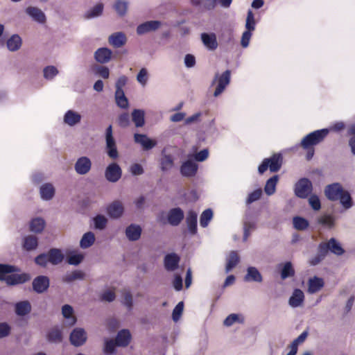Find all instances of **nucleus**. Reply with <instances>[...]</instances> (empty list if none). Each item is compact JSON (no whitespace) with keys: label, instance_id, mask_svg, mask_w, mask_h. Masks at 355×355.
Masks as SVG:
<instances>
[{"label":"nucleus","instance_id":"f257e3e1","mask_svg":"<svg viewBox=\"0 0 355 355\" xmlns=\"http://www.w3.org/2000/svg\"><path fill=\"white\" fill-rule=\"evenodd\" d=\"M326 197L331 201H339L342 206L348 209L353 205L350 193L345 190L340 183H333L325 187Z\"/></svg>","mask_w":355,"mask_h":355},{"label":"nucleus","instance_id":"f03ea898","mask_svg":"<svg viewBox=\"0 0 355 355\" xmlns=\"http://www.w3.org/2000/svg\"><path fill=\"white\" fill-rule=\"evenodd\" d=\"M329 130L327 128L315 130L306 135L301 141V147L306 150V158L310 160L314 155L315 150L313 146L321 143L329 134Z\"/></svg>","mask_w":355,"mask_h":355},{"label":"nucleus","instance_id":"7ed1b4c3","mask_svg":"<svg viewBox=\"0 0 355 355\" xmlns=\"http://www.w3.org/2000/svg\"><path fill=\"white\" fill-rule=\"evenodd\" d=\"M283 157L281 154L276 153L270 158H266L259 166L258 171L263 174L268 168L271 172H277L282 167Z\"/></svg>","mask_w":355,"mask_h":355},{"label":"nucleus","instance_id":"20e7f679","mask_svg":"<svg viewBox=\"0 0 355 355\" xmlns=\"http://www.w3.org/2000/svg\"><path fill=\"white\" fill-rule=\"evenodd\" d=\"M106 150L108 156L112 159L119 157L115 140L113 137L112 126L110 125L105 130Z\"/></svg>","mask_w":355,"mask_h":355},{"label":"nucleus","instance_id":"39448f33","mask_svg":"<svg viewBox=\"0 0 355 355\" xmlns=\"http://www.w3.org/2000/svg\"><path fill=\"white\" fill-rule=\"evenodd\" d=\"M312 183L306 178H301L295 186V194L300 198H306L312 191Z\"/></svg>","mask_w":355,"mask_h":355},{"label":"nucleus","instance_id":"423d86ee","mask_svg":"<svg viewBox=\"0 0 355 355\" xmlns=\"http://www.w3.org/2000/svg\"><path fill=\"white\" fill-rule=\"evenodd\" d=\"M122 171L116 163H112L105 169V176L111 182H117L121 177Z\"/></svg>","mask_w":355,"mask_h":355},{"label":"nucleus","instance_id":"0eeeda50","mask_svg":"<svg viewBox=\"0 0 355 355\" xmlns=\"http://www.w3.org/2000/svg\"><path fill=\"white\" fill-rule=\"evenodd\" d=\"M92 162L87 157H79L74 165V169L78 175H85L91 170Z\"/></svg>","mask_w":355,"mask_h":355},{"label":"nucleus","instance_id":"6e6552de","mask_svg":"<svg viewBox=\"0 0 355 355\" xmlns=\"http://www.w3.org/2000/svg\"><path fill=\"white\" fill-rule=\"evenodd\" d=\"M198 168V166L195 162L188 159L181 165L180 173L184 177L191 178L196 175Z\"/></svg>","mask_w":355,"mask_h":355},{"label":"nucleus","instance_id":"1a4fd4ad","mask_svg":"<svg viewBox=\"0 0 355 355\" xmlns=\"http://www.w3.org/2000/svg\"><path fill=\"white\" fill-rule=\"evenodd\" d=\"M87 340L86 332L82 328H76L70 334L71 343L76 347L83 345Z\"/></svg>","mask_w":355,"mask_h":355},{"label":"nucleus","instance_id":"9d476101","mask_svg":"<svg viewBox=\"0 0 355 355\" xmlns=\"http://www.w3.org/2000/svg\"><path fill=\"white\" fill-rule=\"evenodd\" d=\"M33 290L37 293H42L49 287V279L46 276L40 275L32 283Z\"/></svg>","mask_w":355,"mask_h":355},{"label":"nucleus","instance_id":"9b49d317","mask_svg":"<svg viewBox=\"0 0 355 355\" xmlns=\"http://www.w3.org/2000/svg\"><path fill=\"white\" fill-rule=\"evenodd\" d=\"M135 141L141 145L145 150H148L153 148L157 145L155 140L151 139L144 134L135 133L134 135Z\"/></svg>","mask_w":355,"mask_h":355},{"label":"nucleus","instance_id":"f8f14e48","mask_svg":"<svg viewBox=\"0 0 355 355\" xmlns=\"http://www.w3.org/2000/svg\"><path fill=\"white\" fill-rule=\"evenodd\" d=\"M31 279V276L27 273L11 274L6 277L5 281L8 285H16L24 284Z\"/></svg>","mask_w":355,"mask_h":355},{"label":"nucleus","instance_id":"ddd939ff","mask_svg":"<svg viewBox=\"0 0 355 355\" xmlns=\"http://www.w3.org/2000/svg\"><path fill=\"white\" fill-rule=\"evenodd\" d=\"M230 71L226 70L218 78V85L214 94V96H218V95H220L223 92L226 86L230 83Z\"/></svg>","mask_w":355,"mask_h":355},{"label":"nucleus","instance_id":"4468645a","mask_svg":"<svg viewBox=\"0 0 355 355\" xmlns=\"http://www.w3.org/2000/svg\"><path fill=\"white\" fill-rule=\"evenodd\" d=\"M180 257L175 253H170L165 256L164 263L168 271H174L178 268Z\"/></svg>","mask_w":355,"mask_h":355},{"label":"nucleus","instance_id":"2eb2a0df","mask_svg":"<svg viewBox=\"0 0 355 355\" xmlns=\"http://www.w3.org/2000/svg\"><path fill=\"white\" fill-rule=\"evenodd\" d=\"M161 22L159 21H148L139 25L137 28L138 35H144L159 28Z\"/></svg>","mask_w":355,"mask_h":355},{"label":"nucleus","instance_id":"dca6fc26","mask_svg":"<svg viewBox=\"0 0 355 355\" xmlns=\"http://www.w3.org/2000/svg\"><path fill=\"white\" fill-rule=\"evenodd\" d=\"M112 52L106 47L98 49L94 53L95 60L101 64L107 63L112 58Z\"/></svg>","mask_w":355,"mask_h":355},{"label":"nucleus","instance_id":"f3484780","mask_svg":"<svg viewBox=\"0 0 355 355\" xmlns=\"http://www.w3.org/2000/svg\"><path fill=\"white\" fill-rule=\"evenodd\" d=\"M184 218V212L180 208L171 209L168 214V223L173 225H178Z\"/></svg>","mask_w":355,"mask_h":355},{"label":"nucleus","instance_id":"a211bd4d","mask_svg":"<svg viewBox=\"0 0 355 355\" xmlns=\"http://www.w3.org/2000/svg\"><path fill=\"white\" fill-rule=\"evenodd\" d=\"M127 41L125 35L122 32H117L112 34L109 38L108 42L110 44L115 48H120L123 46Z\"/></svg>","mask_w":355,"mask_h":355},{"label":"nucleus","instance_id":"6ab92c4d","mask_svg":"<svg viewBox=\"0 0 355 355\" xmlns=\"http://www.w3.org/2000/svg\"><path fill=\"white\" fill-rule=\"evenodd\" d=\"M131 340V334L129 330L122 329L119 331L116 336L115 340L117 346L126 347L129 345Z\"/></svg>","mask_w":355,"mask_h":355},{"label":"nucleus","instance_id":"aec40b11","mask_svg":"<svg viewBox=\"0 0 355 355\" xmlns=\"http://www.w3.org/2000/svg\"><path fill=\"white\" fill-rule=\"evenodd\" d=\"M107 211L111 218H119L123 212V207L121 202L114 201L107 208Z\"/></svg>","mask_w":355,"mask_h":355},{"label":"nucleus","instance_id":"412c9836","mask_svg":"<svg viewBox=\"0 0 355 355\" xmlns=\"http://www.w3.org/2000/svg\"><path fill=\"white\" fill-rule=\"evenodd\" d=\"M201 40L204 45L210 50H215L218 47L216 37L214 33H202Z\"/></svg>","mask_w":355,"mask_h":355},{"label":"nucleus","instance_id":"4be33fe9","mask_svg":"<svg viewBox=\"0 0 355 355\" xmlns=\"http://www.w3.org/2000/svg\"><path fill=\"white\" fill-rule=\"evenodd\" d=\"M324 280L318 277L310 278L308 282V292L309 293H315L320 291L324 286Z\"/></svg>","mask_w":355,"mask_h":355},{"label":"nucleus","instance_id":"5701e85b","mask_svg":"<svg viewBox=\"0 0 355 355\" xmlns=\"http://www.w3.org/2000/svg\"><path fill=\"white\" fill-rule=\"evenodd\" d=\"M141 234V228L139 225L131 224L125 230V235L130 241H137Z\"/></svg>","mask_w":355,"mask_h":355},{"label":"nucleus","instance_id":"b1692460","mask_svg":"<svg viewBox=\"0 0 355 355\" xmlns=\"http://www.w3.org/2000/svg\"><path fill=\"white\" fill-rule=\"evenodd\" d=\"M26 12L31 16L35 21L39 23L46 21V16L44 12L36 7L29 6L26 9Z\"/></svg>","mask_w":355,"mask_h":355},{"label":"nucleus","instance_id":"393cba45","mask_svg":"<svg viewBox=\"0 0 355 355\" xmlns=\"http://www.w3.org/2000/svg\"><path fill=\"white\" fill-rule=\"evenodd\" d=\"M193 6L202 10H213L217 3V0H191Z\"/></svg>","mask_w":355,"mask_h":355},{"label":"nucleus","instance_id":"a878e982","mask_svg":"<svg viewBox=\"0 0 355 355\" xmlns=\"http://www.w3.org/2000/svg\"><path fill=\"white\" fill-rule=\"evenodd\" d=\"M49 261L53 265L60 263L64 259V254L62 251L57 248H52L47 252Z\"/></svg>","mask_w":355,"mask_h":355},{"label":"nucleus","instance_id":"bb28decb","mask_svg":"<svg viewBox=\"0 0 355 355\" xmlns=\"http://www.w3.org/2000/svg\"><path fill=\"white\" fill-rule=\"evenodd\" d=\"M186 222L190 233L195 234L197 232V214L193 210L189 211Z\"/></svg>","mask_w":355,"mask_h":355},{"label":"nucleus","instance_id":"cd10ccee","mask_svg":"<svg viewBox=\"0 0 355 355\" xmlns=\"http://www.w3.org/2000/svg\"><path fill=\"white\" fill-rule=\"evenodd\" d=\"M304 300V293L298 288L294 290L291 297L289 299V304L292 307L300 306Z\"/></svg>","mask_w":355,"mask_h":355},{"label":"nucleus","instance_id":"c85d7f7f","mask_svg":"<svg viewBox=\"0 0 355 355\" xmlns=\"http://www.w3.org/2000/svg\"><path fill=\"white\" fill-rule=\"evenodd\" d=\"M81 120V115L73 110H68L64 116V121L70 126L78 123Z\"/></svg>","mask_w":355,"mask_h":355},{"label":"nucleus","instance_id":"c756f323","mask_svg":"<svg viewBox=\"0 0 355 355\" xmlns=\"http://www.w3.org/2000/svg\"><path fill=\"white\" fill-rule=\"evenodd\" d=\"M41 198L44 200H51L55 195V189L53 184L46 183L40 187Z\"/></svg>","mask_w":355,"mask_h":355},{"label":"nucleus","instance_id":"7c9ffc66","mask_svg":"<svg viewBox=\"0 0 355 355\" xmlns=\"http://www.w3.org/2000/svg\"><path fill=\"white\" fill-rule=\"evenodd\" d=\"M7 47L10 51H15L20 49L22 41L20 36L17 34L12 35L7 40Z\"/></svg>","mask_w":355,"mask_h":355},{"label":"nucleus","instance_id":"2f4dec72","mask_svg":"<svg viewBox=\"0 0 355 355\" xmlns=\"http://www.w3.org/2000/svg\"><path fill=\"white\" fill-rule=\"evenodd\" d=\"M31 311V305L28 301H21L15 304V313L17 315L24 316Z\"/></svg>","mask_w":355,"mask_h":355},{"label":"nucleus","instance_id":"473e14b6","mask_svg":"<svg viewBox=\"0 0 355 355\" xmlns=\"http://www.w3.org/2000/svg\"><path fill=\"white\" fill-rule=\"evenodd\" d=\"M240 258L236 251L230 252L227 259L225 266L226 272H229L232 268H234L239 262Z\"/></svg>","mask_w":355,"mask_h":355},{"label":"nucleus","instance_id":"72a5a7b5","mask_svg":"<svg viewBox=\"0 0 355 355\" xmlns=\"http://www.w3.org/2000/svg\"><path fill=\"white\" fill-rule=\"evenodd\" d=\"M144 112L141 110L135 109L132 112V120L135 126L140 128L144 126L145 123Z\"/></svg>","mask_w":355,"mask_h":355},{"label":"nucleus","instance_id":"f704fd0d","mask_svg":"<svg viewBox=\"0 0 355 355\" xmlns=\"http://www.w3.org/2000/svg\"><path fill=\"white\" fill-rule=\"evenodd\" d=\"M245 280L246 282H262V277L259 270L254 267H249L248 268V272L246 275L245 276Z\"/></svg>","mask_w":355,"mask_h":355},{"label":"nucleus","instance_id":"c9c22d12","mask_svg":"<svg viewBox=\"0 0 355 355\" xmlns=\"http://www.w3.org/2000/svg\"><path fill=\"white\" fill-rule=\"evenodd\" d=\"M37 245L38 241L35 236L29 235L24 239L23 247L26 250H33L37 248Z\"/></svg>","mask_w":355,"mask_h":355},{"label":"nucleus","instance_id":"e433bc0d","mask_svg":"<svg viewBox=\"0 0 355 355\" xmlns=\"http://www.w3.org/2000/svg\"><path fill=\"white\" fill-rule=\"evenodd\" d=\"M45 227V221L42 218H35L30 223V230L35 233H40Z\"/></svg>","mask_w":355,"mask_h":355},{"label":"nucleus","instance_id":"4c0bfd02","mask_svg":"<svg viewBox=\"0 0 355 355\" xmlns=\"http://www.w3.org/2000/svg\"><path fill=\"white\" fill-rule=\"evenodd\" d=\"M47 340L50 343H60L62 340V335L58 327H54L49 330L46 335Z\"/></svg>","mask_w":355,"mask_h":355},{"label":"nucleus","instance_id":"58836bf2","mask_svg":"<svg viewBox=\"0 0 355 355\" xmlns=\"http://www.w3.org/2000/svg\"><path fill=\"white\" fill-rule=\"evenodd\" d=\"M327 243L331 252L338 256L342 255L345 252L344 249L334 238L330 239Z\"/></svg>","mask_w":355,"mask_h":355},{"label":"nucleus","instance_id":"ea45409f","mask_svg":"<svg viewBox=\"0 0 355 355\" xmlns=\"http://www.w3.org/2000/svg\"><path fill=\"white\" fill-rule=\"evenodd\" d=\"M95 241V236L92 232L85 233L80 240V247L87 248L93 245Z\"/></svg>","mask_w":355,"mask_h":355},{"label":"nucleus","instance_id":"a19ab883","mask_svg":"<svg viewBox=\"0 0 355 355\" xmlns=\"http://www.w3.org/2000/svg\"><path fill=\"white\" fill-rule=\"evenodd\" d=\"M173 157L171 155H164L160 160L161 169L166 171L173 166Z\"/></svg>","mask_w":355,"mask_h":355},{"label":"nucleus","instance_id":"79ce46f5","mask_svg":"<svg viewBox=\"0 0 355 355\" xmlns=\"http://www.w3.org/2000/svg\"><path fill=\"white\" fill-rule=\"evenodd\" d=\"M115 101L119 107L122 109L128 107V100L125 96L124 92H115Z\"/></svg>","mask_w":355,"mask_h":355},{"label":"nucleus","instance_id":"37998d69","mask_svg":"<svg viewBox=\"0 0 355 355\" xmlns=\"http://www.w3.org/2000/svg\"><path fill=\"white\" fill-rule=\"evenodd\" d=\"M278 181V176L274 175L268 179L264 187V190L266 194L272 195L275 191L276 184Z\"/></svg>","mask_w":355,"mask_h":355},{"label":"nucleus","instance_id":"c03bdc74","mask_svg":"<svg viewBox=\"0 0 355 355\" xmlns=\"http://www.w3.org/2000/svg\"><path fill=\"white\" fill-rule=\"evenodd\" d=\"M295 275V270L291 262H286L281 271V278L286 279L288 277H292Z\"/></svg>","mask_w":355,"mask_h":355},{"label":"nucleus","instance_id":"a18cd8bd","mask_svg":"<svg viewBox=\"0 0 355 355\" xmlns=\"http://www.w3.org/2000/svg\"><path fill=\"white\" fill-rule=\"evenodd\" d=\"M62 313L63 316L67 319H71V325H73L76 322V318L73 315V309L71 306L65 304L62 308Z\"/></svg>","mask_w":355,"mask_h":355},{"label":"nucleus","instance_id":"49530a36","mask_svg":"<svg viewBox=\"0 0 355 355\" xmlns=\"http://www.w3.org/2000/svg\"><path fill=\"white\" fill-rule=\"evenodd\" d=\"M318 223L329 228H331L334 225V218L329 214L322 215L318 218Z\"/></svg>","mask_w":355,"mask_h":355},{"label":"nucleus","instance_id":"de8ad7c7","mask_svg":"<svg viewBox=\"0 0 355 355\" xmlns=\"http://www.w3.org/2000/svg\"><path fill=\"white\" fill-rule=\"evenodd\" d=\"M293 226L297 230H304L309 227V222L306 219L295 216L293 219Z\"/></svg>","mask_w":355,"mask_h":355},{"label":"nucleus","instance_id":"09e8293b","mask_svg":"<svg viewBox=\"0 0 355 355\" xmlns=\"http://www.w3.org/2000/svg\"><path fill=\"white\" fill-rule=\"evenodd\" d=\"M213 217V211L211 209L205 210L200 218V224L202 227H206Z\"/></svg>","mask_w":355,"mask_h":355},{"label":"nucleus","instance_id":"8fccbe9b","mask_svg":"<svg viewBox=\"0 0 355 355\" xmlns=\"http://www.w3.org/2000/svg\"><path fill=\"white\" fill-rule=\"evenodd\" d=\"M85 274L80 270H73V272L67 274L63 277V281L66 282H71L76 279H83Z\"/></svg>","mask_w":355,"mask_h":355},{"label":"nucleus","instance_id":"3c124183","mask_svg":"<svg viewBox=\"0 0 355 355\" xmlns=\"http://www.w3.org/2000/svg\"><path fill=\"white\" fill-rule=\"evenodd\" d=\"M15 266L0 263V280H5L6 275L17 271Z\"/></svg>","mask_w":355,"mask_h":355},{"label":"nucleus","instance_id":"603ef678","mask_svg":"<svg viewBox=\"0 0 355 355\" xmlns=\"http://www.w3.org/2000/svg\"><path fill=\"white\" fill-rule=\"evenodd\" d=\"M256 223L254 222L245 221L243 225V241H245L248 240L250 236L251 232L255 230Z\"/></svg>","mask_w":355,"mask_h":355},{"label":"nucleus","instance_id":"864d4df0","mask_svg":"<svg viewBox=\"0 0 355 355\" xmlns=\"http://www.w3.org/2000/svg\"><path fill=\"white\" fill-rule=\"evenodd\" d=\"M103 10V6L102 3L96 5L91 10L88 11L85 14V18L89 19L94 17H97L101 15Z\"/></svg>","mask_w":355,"mask_h":355},{"label":"nucleus","instance_id":"5fc2aeb1","mask_svg":"<svg viewBox=\"0 0 355 355\" xmlns=\"http://www.w3.org/2000/svg\"><path fill=\"white\" fill-rule=\"evenodd\" d=\"M114 8L119 15L123 16L126 13L128 9V3L126 1L117 0Z\"/></svg>","mask_w":355,"mask_h":355},{"label":"nucleus","instance_id":"6e6d98bb","mask_svg":"<svg viewBox=\"0 0 355 355\" xmlns=\"http://www.w3.org/2000/svg\"><path fill=\"white\" fill-rule=\"evenodd\" d=\"M245 28L247 31L252 32L255 29V21L252 12L249 10L246 18Z\"/></svg>","mask_w":355,"mask_h":355},{"label":"nucleus","instance_id":"4d7b16f0","mask_svg":"<svg viewBox=\"0 0 355 355\" xmlns=\"http://www.w3.org/2000/svg\"><path fill=\"white\" fill-rule=\"evenodd\" d=\"M116 346H117V344L115 340H106L104 347V353L107 355L113 354L115 352Z\"/></svg>","mask_w":355,"mask_h":355},{"label":"nucleus","instance_id":"13d9d810","mask_svg":"<svg viewBox=\"0 0 355 355\" xmlns=\"http://www.w3.org/2000/svg\"><path fill=\"white\" fill-rule=\"evenodd\" d=\"M94 225L96 229L103 230L107 225V218L102 215H97L94 218Z\"/></svg>","mask_w":355,"mask_h":355},{"label":"nucleus","instance_id":"bf43d9fd","mask_svg":"<svg viewBox=\"0 0 355 355\" xmlns=\"http://www.w3.org/2000/svg\"><path fill=\"white\" fill-rule=\"evenodd\" d=\"M44 76L46 79L51 80L58 73V69L53 66H48L44 69Z\"/></svg>","mask_w":355,"mask_h":355},{"label":"nucleus","instance_id":"052dcab7","mask_svg":"<svg viewBox=\"0 0 355 355\" xmlns=\"http://www.w3.org/2000/svg\"><path fill=\"white\" fill-rule=\"evenodd\" d=\"M183 309H184V302H180L175 306V307L174 308V309L173 311L172 317H173V320L174 321L176 322L180 318V317L182 314V312H183Z\"/></svg>","mask_w":355,"mask_h":355},{"label":"nucleus","instance_id":"680f3d73","mask_svg":"<svg viewBox=\"0 0 355 355\" xmlns=\"http://www.w3.org/2000/svg\"><path fill=\"white\" fill-rule=\"evenodd\" d=\"M123 304L129 309H132L133 306L132 295L128 291H125L123 293Z\"/></svg>","mask_w":355,"mask_h":355},{"label":"nucleus","instance_id":"e2e57ef3","mask_svg":"<svg viewBox=\"0 0 355 355\" xmlns=\"http://www.w3.org/2000/svg\"><path fill=\"white\" fill-rule=\"evenodd\" d=\"M35 262L36 264L46 267L49 261V256L47 253H42L35 258Z\"/></svg>","mask_w":355,"mask_h":355},{"label":"nucleus","instance_id":"0e129e2a","mask_svg":"<svg viewBox=\"0 0 355 355\" xmlns=\"http://www.w3.org/2000/svg\"><path fill=\"white\" fill-rule=\"evenodd\" d=\"M262 195V191L261 189H258L252 191L248 195L246 202L248 204H251L254 201L258 200Z\"/></svg>","mask_w":355,"mask_h":355},{"label":"nucleus","instance_id":"69168bd1","mask_svg":"<svg viewBox=\"0 0 355 355\" xmlns=\"http://www.w3.org/2000/svg\"><path fill=\"white\" fill-rule=\"evenodd\" d=\"M329 251V246L327 242H321L318 247V256L324 258Z\"/></svg>","mask_w":355,"mask_h":355},{"label":"nucleus","instance_id":"338daca9","mask_svg":"<svg viewBox=\"0 0 355 355\" xmlns=\"http://www.w3.org/2000/svg\"><path fill=\"white\" fill-rule=\"evenodd\" d=\"M83 255L81 254H75L69 255L68 257V263L71 265H78L83 260Z\"/></svg>","mask_w":355,"mask_h":355},{"label":"nucleus","instance_id":"774afa93","mask_svg":"<svg viewBox=\"0 0 355 355\" xmlns=\"http://www.w3.org/2000/svg\"><path fill=\"white\" fill-rule=\"evenodd\" d=\"M309 202L310 205L314 210L318 211L321 208L320 200L317 196H311L309 199Z\"/></svg>","mask_w":355,"mask_h":355}]
</instances>
